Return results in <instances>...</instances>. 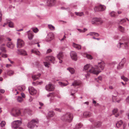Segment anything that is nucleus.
<instances>
[{"instance_id":"9d476101","label":"nucleus","mask_w":129,"mask_h":129,"mask_svg":"<svg viewBox=\"0 0 129 129\" xmlns=\"http://www.w3.org/2000/svg\"><path fill=\"white\" fill-rule=\"evenodd\" d=\"M96 22H99L101 24L103 23V21L101 19L97 18H94L92 19L91 23L92 24H94Z\"/></svg>"},{"instance_id":"423d86ee","label":"nucleus","mask_w":129,"mask_h":129,"mask_svg":"<svg viewBox=\"0 0 129 129\" xmlns=\"http://www.w3.org/2000/svg\"><path fill=\"white\" fill-rule=\"evenodd\" d=\"M54 34L52 33H49L47 36L45 41L47 42H49L52 40L54 38Z\"/></svg>"},{"instance_id":"7c9ffc66","label":"nucleus","mask_w":129,"mask_h":129,"mask_svg":"<svg viewBox=\"0 0 129 129\" xmlns=\"http://www.w3.org/2000/svg\"><path fill=\"white\" fill-rule=\"evenodd\" d=\"M67 70H69L72 74H74L75 72V70L73 68L70 67L68 68L67 69Z\"/></svg>"},{"instance_id":"bb28decb","label":"nucleus","mask_w":129,"mask_h":129,"mask_svg":"<svg viewBox=\"0 0 129 129\" xmlns=\"http://www.w3.org/2000/svg\"><path fill=\"white\" fill-rule=\"evenodd\" d=\"M54 115V113L53 111H49L48 113V116L49 117H53Z\"/></svg>"},{"instance_id":"c03bdc74","label":"nucleus","mask_w":129,"mask_h":129,"mask_svg":"<svg viewBox=\"0 0 129 129\" xmlns=\"http://www.w3.org/2000/svg\"><path fill=\"white\" fill-rule=\"evenodd\" d=\"M121 78L124 81L126 82L128 80V79L127 78L124 77V76H122L121 77Z\"/></svg>"},{"instance_id":"8fccbe9b","label":"nucleus","mask_w":129,"mask_h":129,"mask_svg":"<svg viewBox=\"0 0 129 129\" xmlns=\"http://www.w3.org/2000/svg\"><path fill=\"white\" fill-rule=\"evenodd\" d=\"M55 96V95L54 94V93H49L47 95V96L48 97H49L50 96Z\"/></svg>"},{"instance_id":"9b49d317","label":"nucleus","mask_w":129,"mask_h":129,"mask_svg":"<svg viewBox=\"0 0 129 129\" xmlns=\"http://www.w3.org/2000/svg\"><path fill=\"white\" fill-rule=\"evenodd\" d=\"M16 52L18 54L21 55L25 56L27 55L26 51L23 49H18Z\"/></svg>"},{"instance_id":"39448f33","label":"nucleus","mask_w":129,"mask_h":129,"mask_svg":"<svg viewBox=\"0 0 129 129\" xmlns=\"http://www.w3.org/2000/svg\"><path fill=\"white\" fill-rule=\"evenodd\" d=\"M11 115L14 116H17L20 114V110L16 108H13L12 109L10 112Z\"/></svg>"},{"instance_id":"b1692460","label":"nucleus","mask_w":129,"mask_h":129,"mask_svg":"<svg viewBox=\"0 0 129 129\" xmlns=\"http://www.w3.org/2000/svg\"><path fill=\"white\" fill-rule=\"evenodd\" d=\"M101 124V123L99 122H97L95 123L94 126L92 128H90L91 129H93L96 127H99L100 126Z\"/></svg>"},{"instance_id":"f8f14e48","label":"nucleus","mask_w":129,"mask_h":129,"mask_svg":"<svg viewBox=\"0 0 129 129\" xmlns=\"http://www.w3.org/2000/svg\"><path fill=\"white\" fill-rule=\"evenodd\" d=\"M70 56L72 59L76 61L77 59V55L76 53L74 51H71L70 53Z\"/></svg>"},{"instance_id":"052dcab7","label":"nucleus","mask_w":129,"mask_h":129,"mask_svg":"<svg viewBox=\"0 0 129 129\" xmlns=\"http://www.w3.org/2000/svg\"><path fill=\"white\" fill-rule=\"evenodd\" d=\"M52 51V50L50 49H48L47 51V53H49L51 52Z\"/></svg>"},{"instance_id":"4d7b16f0","label":"nucleus","mask_w":129,"mask_h":129,"mask_svg":"<svg viewBox=\"0 0 129 129\" xmlns=\"http://www.w3.org/2000/svg\"><path fill=\"white\" fill-rule=\"evenodd\" d=\"M54 110L59 112H60L61 111V109L57 108L55 109Z\"/></svg>"},{"instance_id":"680f3d73","label":"nucleus","mask_w":129,"mask_h":129,"mask_svg":"<svg viewBox=\"0 0 129 129\" xmlns=\"http://www.w3.org/2000/svg\"><path fill=\"white\" fill-rule=\"evenodd\" d=\"M2 15V13L1 11H0V22H1V20Z\"/></svg>"},{"instance_id":"aec40b11","label":"nucleus","mask_w":129,"mask_h":129,"mask_svg":"<svg viewBox=\"0 0 129 129\" xmlns=\"http://www.w3.org/2000/svg\"><path fill=\"white\" fill-rule=\"evenodd\" d=\"M41 74L40 73L38 74L37 75H34L32 76V78L34 80L39 79Z\"/></svg>"},{"instance_id":"49530a36","label":"nucleus","mask_w":129,"mask_h":129,"mask_svg":"<svg viewBox=\"0 0 129 129\" xmlns=\"http://www.w3.org/2000/svg\"><path fill=\"white\" fill-rule=\"evenodd\" d=\"M4 41V37L2 36H0V44Z\"/></svg>"},{"instance_id":"58836bf2","label":"nucleus","mask_w":129,"mask_h":129,"mask_svg":"<svg viewBox=\"0 0 129 129\" xmlns=\"http://www.w3.org/2000/svg\"><path fill=\"white\" fill-rule=\"evenodd\" d=\"M33 31L35 33H36L39 31V29L37 28L33 27L31 28Z\"/></svg>"},{"instance_id":"ddd939ff","label":"nucleus","mask_w":129,"mask_h":129,"mask_svg":"<svg viewBox=\"0 0 129 129\" xmlns=\"http://www.w3.org/2000/svg\"><path fill=\"white\" fill-rule=\"evenodd\" d=\"M46 60L48 62H51L54 63L55 60V57L52 56H47L46 58Z\"/></svg>"},{"instance_id":"603ef678","label":"nucleus","mask_w":129,"mask_h":129,"mask_svg":"<svg viewBox=\"0 0 129 129\" xmlns=\"http://www.w3.org/2000/svg\"><path fill=\"white\" fill-rule=\"evenodd\" d=\"M94 35V32H91L88 33L86 35L87 36L90 35L92 36H93Z\"/></svg>"},{"instance_id":"2eb2a0df","label":"nucleus","mask_w":129,"mask_h":129,"mask_svg":"<svg viewBox=\"0 0 129 129\" xmlns=\"http://www.w3.org/2000/svg\"><path fill=\"white\" fill-rule=\"evenodd\" d=\"M30 31L29 30L28 31H27L26 33L28 35V37L29 40H31L33 39L34 37V35H33V33Z\"/></svg>"},{"instance_id":"473e14b6","label":"nucleus","mask_w":129,"mask_h":129,"mask_svg":"<svg viewBox=\"0 0 129 129\" xmlns=\"http://www.w3.org/2000/svg\"><path fill=\"white\" fill-rule=\"evenodd\" d=\"M48 28L52 30H54L55 29V27L51 24H48Z\"/></svg>"},{"instance_id":"09e8293b","label":"nucleus","mask_w":129,"mask_h":129,"mask_svg":"<svg viewBox=\"0 0 129 129\" xmlns=\"http://www.w3.org/2000/svg\"><path fill=\"white\" fill-rule=\"evenodd\" d=\"M6 124V122L5 121H2L1 123V127H3L5 126Z\"/></svg>"},{"instance_id":"c85d7f7f","label":"nucleus","mask_w":129,"mask_h":129,"mask_svg":"<svg viewBox=\"0 0 129 129\" xmlns=\"http://www.w3.org/2000/svg\"><path fill=\"white\" fill-rule=\"evenodd\" d=\"M122 121L121 120H120L117 122L116 123V126L117 128L120 127L122 124Z\"/></svg>"},{"instance_id":"7ed1b4c3","label":"nucleus","mask_w":129,"mask_h":129,"mask_svg":"<svg viewBox=\"0 0 129 129\" xmlns=\"http://www.w3.org/2000/svg\"><path fill=\"white\" fill-rule=\"evenodd\" d=\"M73 118L72 114L70 113H68L62 116L61 118L62 120L67 122H71Z\"/></svg>"},{"instance_id":"a211bd4d","label":"nucleus","mask_w":129,"mask_h":129,"mask_svg":"<svg viewBox=\"0 0 129 129\" xmlns=\"http://www.w3.org/2000/svg\"><path fill=\"white\" fill-rule=\"evenodd\" d=\"M57 57L59 60H60V59H63L64 58V55L62 52H59V54L57 55Z\"/></svg>"},{"instance_id":"4c0bfd02","label":"nucleus","mask_w":129,"mask_h":129,"mask_svg":"<svg viewBox=\"0 0 129 129\" xmlns=\"http://www.w3.org/2000/svg\"><path fill=\"white\" fill-rule=\"evenodd\" d=\"M75 13L76 15L80 16H82L84 15L83 13V12H75Z\"/></svg>"},{"instance_id":"0eeeda50","label":"nucleus","mask_w":129,"mask_h":129,"mask_svg":"<svg viewBox=\"0 0 129 129\" xmlns=\"http://www.w3.org/2000/svg\"><path fill=\"white\" fill-rule=\"evenodd\" d=\"M55 86L54 85L50 84L46 85L45 86V89L46 90L49 91H53L54 90Z\"/></svg>"},{"instance_id":"338daca9","label":"nucleus","mask_w":129,"mask_h":129,"mask_svg":"<svg viewBox=\"0 0 129 129\" xmlns=\"http://www.w3.org/2000/svg\"><path fill=\"white\" fill-rule=\"evenodd\" d=\"M11 66L12 65L11 64H6V67L7 68H8L10 67H11Z\"/></svg>"},{"instance_id":"f03ea898","label":"nucleus","mask_w":129,"mask_h":129,"mask_svg":"<svg viewBox=\"0 0 129 129\" xmlns=\"http://www.w3.org/2000/svg\"><path fill=\"white\" fill-rule=\"evenodd\" d=\"M39 123V120L37 118L33 119L30 121L27 124V127L30 129H33L37 124Z\"/></svg>"},{"instance_id":"774afa93","label":"nucleus","mask_w":129,"mask_h":129,"mask_svg":"<svg viewBox=\"0 0 129 129\" xmlns=\"http://www.w3.org/2000/svg\"><path fill=\"white\" fill-rule=\"evenodd\" d=\"M98 79L99 80H101L102 79V77L101 76H99L98 77Z\"/></svg>"},{"instance_id":"20e7f679","label":"nucleus","mask_w":129,"mask_h":129,"mask_svg":"<svg viewBox=\"0 0 129 129\" xmlns=\"http://www.w3.org/2000/svg\"><path fill=\"white\" fill-rule=\"evenodd\" d=\"M22 123V122L20 120H17L14 121L12 123V127L13 129H23V128L19 127Z\"/></svg>"},{"instance_id":"dca6fc26","label":"nucleus","mask_w":129,"mask_h":129,"mask_svg":"<svg viewBox=\"0 0 129 129\" xmlns=\"http://www.w3.org/2000/svg\"><path fill=\"white\" fill-rule=\"evenodd\" d=\"M55 2L56 0H48L47 4L49 6H52L55 4Z\"/></svg>"},{"instance_id":"864d4df0","label":"nucleus","mask_w":129,"mask_h":129,"mask_svg":"<svg viewBox=\"0 0 129 129\" xmlns=\"http://www.w3.org/2000/svg\"><path fill=\"white\" fill-rule=\"evenodd\" d=\"M126 61V59L125 58H124L121 60L120 62H122V63H123L124 64L125 63Z\"/></svg>"},{"instance_id":"4be33fe9","label":"nucleus","mask_w":129,"mask_h":129,"mask_svg":"<svg viewBox=\"0 0 129 129\" xmlns=\"http://www.w3.org/2000/svg\"><path fill=\"white\" fill-rule=\"evenodd\" d=\"M31 51L32 53H34L40 56V52L36 49H34L32 50Z\"/></svg>"},{"instance_id":"3c124183","label":"nucleus","mask_w":129,"mask_h":129,"mask_svg":"<svg viewBox=\"0 0 129 129\" xmlns=\"http://www.w3.org/2000/svg\"><path fill=\"white\" fill-rule=\"evenodd\" d=\"M86 56L88 59H91L92 58V56L90 55L87 54H86Z\"/></svg>"},{"instance_id":"72a5a7b5","label":"nucleus","mask_w":129,"mask_h":129,"mask_svg":"<svg viewBox=\"0 0 129 129\" xmlns=\"http://www.w3.org/2000/svg\"><path fill=\"white\" fill-rule=\"evenodd\" d=\"M18 89L20 91H23L25 89V87L24 86H19L18 87Z\"/></svg>"},{"instance_id":"5fc2aeb1","label":"nucleus","mask_w":129,"mask_h":129,"mask_svg":"<svg viewBox=\"0 0 129 129\" xmlns=\"http://www.w3.org/2000/svg\"><path fill=\"white\" fill-rule=\"evenodd\" d=\"M118 111L117 109H114L112 111L113 113L114 114L116 113Z\"/></svg>"},{"instance_id":"ea45409f","label":"nucleus","mask_w":129,"mask_h":129,"mask_svg":"<svg viewBox=\"0 0 129 129\" xmlns=\"http://www.w3.org/2000/svg\"><path fill=\"white\" fill-rule=\"evenodd\" d=\"M116 13L112 11L110 13V15L111 17H115L116 16Z\"/></svg>"},{"instance_id":"f257e3e1","label":"nucleus","mask_w":129,"mask_h":129,"mask_svg":"<svg viewBox=\"0 0 129 129\" xmlns=\"http://www.w3.org/2000/svg\"><path fill=\"white\" fill-rule=\"evenodd\" d=\"M105 66V64L103 61H102L98 63L99 67L95 66L94 67H92L89 71V72L93 74L97 75L101 72V71L98 70V69L102 70L104 69Z\"/></svg>"},{"instance_id":"0e129e2a","label":"nucleus","mask_w":129,"mask_h":129,"mask_svg":"<svg viewBox=\"0 0 129 129\" xmlns=\"http://www.w3.org/2000/svg\"><path fill=\"white\" fill-rule=\"evenodd\" d=\"M21 95L22 97L23 98H24L25 97V95L23 93H21Z\"/></svg>"},{"instance_id":"a19ab883","label":"nucleus","mask_w":129,"mask_h":129,"mask_svg":"<svg viewBox=\"0 0 129 129\" xmlns=\"http://www.w3.org/2000/svg\"><path fill=\"white\" fill-rule=\"evenodd\" d=\"M8 25L10 27H13V23L10 21L9 20H8Z\"/></svg>"},{"instance_id":"2f4dec72","label":"nucleus","mask_w":129,"mask_h":129,"mask_svg":"<svg viewBox=\"0 0 129 129\" xmlns=\"http://www.w3.org/2000/svg\"><path fill=\"white\" fill-rule=\"evenodd\" d=\"M5 44H3V45L1 46L0 47V49L1 50L2 52H6V50L5 49V48L3 46H5Z\"/></svg>"},{"instance_id":"6e6d98bb","label":"nucleus","mask_w":129,"mask_h":129,"mask_svg":"<svg viewBox=\"0 0 129 129\" xmlns=\"http://www.w3.org/2000/svg\"><path fill=\"white\" fill-rule=\"evenodd\" d=\"M124 43H118L117 45V47L118 48H120L121 47V45L123 44Z\"/></svg>"},{"instance_id":"f3484780","label":"nucleus","mask_w":129,"mask_h":129,"mask_svg":"<svg viewBox=\"0 0 129 129\" xmlns=\"http://www.w3.org/2000/svg\"><path fill=\"white\" fill-rule=\"evenodd\" d=\"M14 73V71L12 70H7V72L5 74H7V75L9 76H11L13 75Z\"/></svg>"},{"instance_id":"412c9836","label":"nucleus","mask_w":129,"mask_h":129,"mask_svg":"<svg viewBox=\"0 0 129 129\" xmlns=\"http://www.w3.org/2000/svg\"><path fill=\"white\" fill-rule=\"evenodd\" d=\"M7 46L8 47L11 49L13 48L15 46L14 44L11 42L8 43Z\"/></svg>"},{"instance_id":"4468645a","label":"nucleus","mask_w":129,"mask_h":129,"mask_svg":"<svg viewBox=\"0 0 129 129\" xmlns=\"http://www.w3.org/2000/svg\"><path fill=\"white\" fill-rule=\"evenodd\" d=\"M28 90L30 94L32 95L35 94L37 92V90L34 88L31 87H29Z\"/></svg>"},{"instance_id":"e2e57ef3","label":"nucleus","mask_w":129,"mask_h":129,"mask_svg":"<svg viewBox=\"0 0 129 129\" xmlns=\"http://www.w3.org/2000/svg\"><path fill=\"white\" fill-rule=\"evenodd\" d=\"M0 92L2 93H3L5 92V90L3 89H0Z\"/></svg>"},{"instance_id":"de8ad7c7","label":"nucleus","mask_w":129,"mask_h":129,"mask_svg":"<svg viewBox=\"0 0 129 129\" xmlns=\"http://www.w3.org/2000/svg\"><path fill=\"white\" fill-rule=\"evenodd\" d=\"M44 64L45 66L46 67H47L48 68L49 67V66L50 65V63L49 62H44Z\"/></svg>"},{"instance_id":"6ab92c4d","label":"nucleus","mask_w":129,"mask_h":129,"mask_svg":"<svg viewBox=\"0 0 129 129\" xmlns=\"http://www.w3.org/2000/svg\"><path fill=\"white\" fill-rule=\"evenodd\" d=\"M81 83L80 81L79 80H75L74 82L72 83L71 86H77L79 85Z\"/></svg>"},{"instance_id":"6e6552de","label":"nucleus","mask_w":129,"mask_h":129,"mask_svg":"<svg viewBox=\"0 0 129 129\" xmlns=\"http://www.w3.org/2000/svg\"><path fill=\"white\" fill-rule=\"evenodd\" d=\"M106 9V7L104 5H100L98 6H96L94 9L95 11H103Z\"/></svg>"},{"instance_id":"69168bd1","label":"nucleus","mask_w":129,"mask_h":129,"mask_svg":"<svg viewBox=\"0 0 129 129\" xmlns=\"http://www.w3.org/2000/svg\"><path fill=\"white\" fill-rule=\"evenodd\" d=\"M7 22L5 23H4V24L3 25V27H5L6 25L8 23V21L7 20Z\"/></svg>"},{"instance_id":"e433bc0d","label":"nucleus","mask_w":129,"mask_h":129,"mask_svg":"<svg viewBox=\"0 0 129 129\" xmlns=\"http://www.w3.org/2000/svg\"><path fill=\"white\" fill-rule=\"evenodd\" d=\"M23 100V99L20 96H18L17 99V101L19 103L22 102Z\"/></svg>"},{"instance_id":"f704fd0d","label":"nucleus","mask_w":129,"mask_h":129,"mask_svg":"<svg viewBox=\"0 0 129 129\" xmlns=\"http://www.w3.org/2000/svg\"><path fill=\"white\" fill-rule=\"evenodd\" d=\"M124 64L122 63V62H120L118 66L117 67V68L118 69H120L122 68L124 66Z\"/></svg>"},{"instance_id":"13d9d810","label":"nucleus","mask_w":129,"mask_h":129,"mask_svg":"<svg viewBox=\"0 0 129 129\" xmlns=\"http://www.w3.org/2000/svg\"><path fill=\"white\" fill-rule=\"evenodd\" d=\"M94 36L95 37H98L99 36V34L97 33L94 32Z\"/></svg>"},{"instance_id":"a18cd8bd","label":"nucleus","mask_w":129,"mask_h":129,"mask_svg":"<svg viewBox=\"0 0 129 129\" xmlns=\"http://www.w3.org/2000/svg\"><path fill=\"white\" fill-rule=\"evenodd\" d=\"M77 90H72L71 92V95H74V94L77 92Z\"/></svg>"},{"instance_id":"79ce46f5","label":"nucleus","mask_w":129,"mask_h":129,"mask_svg":"<svg viewBox=\"0 0 129 129\" xmlns=\"http://www.w3.org/2000/svg\"><path fill=\"white\" fill-rule=\"evenodd\" d=\"M82 126V124H81L79 123L76 125V127L77 129H79L81 128Z\"/></svg>"},{"instance_id":"c756f323","label":"nucleus","mask_w":129,"mask_h":129,"mask_svg":"<svg viewBox=\"0 0 129 129\" xmlns=\"http://www.w3.org/2000/svg\"><path fill=\"white\" fill-rule=\"evenodd\" d=\"M66 83H64L61 82H59V84L61 86H66L69 84V83L67 81H66Z\"/></svg>"},{"instance_id":"5701e85b","label":"nucleus","mask_w":129,"mask_h":129,"mask_svg":"<svg viewBox=\"0 0 129 129\" xmlns=\"http://www.w3.org/2000/svg\"><path fill=\"white\" fill-rule=\"evenodd\" d=\"M83 115L84 117H88L91 115V113L89 112H86L83 113Z\"/></svg>"},{"instance_id":"37998d69","label":"nucleus","mask_w":129,"mask_h":129,"mask_svg":"<svg viewBox=\"0 0 129 129\" xmlns=\"http://www.w3.org/2000/svg\"><path fill=\"white\" fill-rule=\"evenodd\" d=\"M118 28L119 30L122 32H123L124 30V28L121 26H119Z\"/></svg>"},{"instance_id":"393cba45","label":"nucleus","mask_w":129,"mask_h":129,"mask_svg":"<svg viewBox=\"0 0 129 129\" xmlns=\"http://www.w3.org/2000/svg\"><path fill=\"white\" fill-rule=\"evenodd\" d=\"M73 46L78 50L80 49L81 48V46L80 45L76 44L74 43H73Z\"/></svg>"},{"instance_id":"bf43d9fd","label":"nucleus","mask_w":129,"mask_h":129,"mask_svg":"<svg viewBox=\"0 0 129 129\" xmlns=\"http://www.w3.org/2000/svg\"><path fill=\"white\" fill-rule=\"evenodd\" d=\"M126 100L127 103H129V96L127 98Z\"/></svg>"},{"instance_id":"a878e982","label":"nucleus","mask_w":129,"mask_h":129,"mask_svg":"<svg viewBox=\"0 0 129 129\" xmlns=\"http://www.w3.org/2000/svg\"><path fill=\"white\" fill-rule=\"evenodd\" d=\"M118 98V97L115 95H113L112 97L113 101L114 102H117L118 103H119L120 101L121 100H117V99Z\"/></svg>"},{"instance_id":"1a4fd4ad","label":"nucleus","mask_w":129,"mask_h":129,"mask_svg":"<svg viewBox=\"0 0 129 129\" xmlns=\"http://www.w3.org/2000/svg\"><path fill=\"white\" fill-rule=\"evenodd\" d=\"M24 43L23 40L20 39H17V48H21L24 46Z\"/></svg>"},{"instance_id":"c9c22d12","label":"nucleus","mask_w":129,"mask_h":129,"mask_svg":"<svg viewBox=\"0 0 129 129\" xmlns=\"http://www.w3.org/2000/svg\"><path fill=\"white\" fill-rule=\"evenodd\" d=\"M78 31L80 33H84L87 30V29L85 28H84L83 29L78 28L77 29Z\"/></svg>"},{"instance_id":"cd10ccee","label":"nucleus","mask_w":129,"mask_h":129,"mask_svg":"<svg viewBox=\"0 0 129 129\" xmlns=\"http://www.w3.org/2000/svg\"><path fill=\"white\" fill-rule=\"evenodd\" d=\"M91 65L90 64H87L86 65L84 66V67L83 70H86L88 69L89 68H91Z\"/></svg>"}]
</instances>
